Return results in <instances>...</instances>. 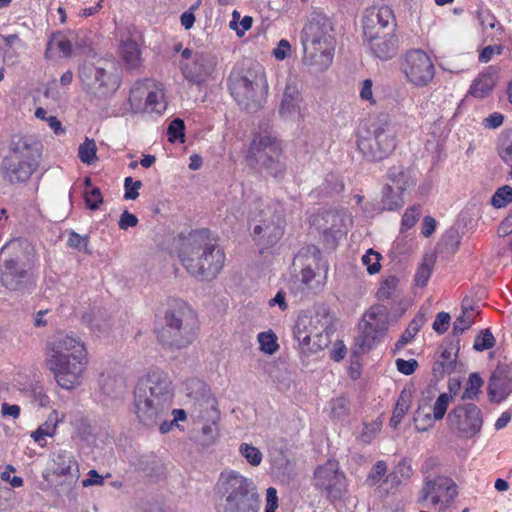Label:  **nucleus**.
<instances>
[{
  "instance_id": "obj_24",
  "label": "nucleus",
  "mask_w": 512,
  "mask_h": 512,
  "mask_svg": "<svg viewBox=\"0 0 512 512\" xmlns=\"http://www.w3.org/2000/svg\"><path fill=\"white\" fill-rule=\"evenodd\" d=\"M364 39L367 42L372 54L381 59L388 60L394 57L397 52V38L394 31H383L381 37H377L375 31H363Z\"/></svg>"
},
{
  "instance_id": "obj_30",
  "label": "nucleus",
  "mask_w": 512,
  "mask_h": 512,
  "mask_svg": "<svg viewBox=\"0 0 512 512\" xmlns=\"http://www.w3.org/2000/svg\"><path fill=\"white\" fill-rule=\"evenodd\" d=\"M318 323H320L318 316L314 318L306 315L298 317L293 328V334L303 352H306V347L310 345Z\"/></svg>"
},
{
  "instance_id": "obj_47",
  "label": "nucleus",
  "mask_w": 512,
  "mask_h": 512,
  "mask_svg": "<svg viewBox=\"0 0 512 512\" xmlns=\"http://www.w3.org/2000/svg\"><path fill=\"white\" fill-rule=\"evenodd\" d=\"M398 284V278L395 276H390L383 281L381 286L378 288L376 293L377 298L379 300H388L394 297L396 287Z\"/></svg>"
},
{
  "instance_id": "obj_49",
  "label": "nucleus",
  "mask_w": 512,
  "mask_h": 512,
  "mask_svg": "<svg viewBox=\"0 0 512 512\" xmlns=\"http://www.w3.org/2000/svg\"><path fill=\"white\" fill-rule=\"evenodd\" d=\"M331 413L337 419H344L350 414V403L347 398L340 396L331 401Z\"/></svg>"
},
{
  "instance_id": "obj_1",
  "label": "nucleus",
  "mask_w": 512,
  "mask_h": 512,
  "mask_svg": "<svg viewBox=\"0 0 512 512\" xmlns=\"http://www.w3.org/2000/svg\"><path fill=\"white\" fill-rule=\"evenodd\" d=\"M178 257L188 273L201 281H211L222 270L225 254L209 230H195L180 239Z\"/></svg>"
},
{
  "instance_id": "obj_35",
  "label": "nucleus",
  "mask_w": 512,
  "mask_h": 512,
  "mask_svg": "<svg viewBox=\"0 0 512 512\" xmlns=\"http://www.w3.org/2000/svg\"><path fill=\"white\" fill-rule=\"evenodd\" d=\"M138 469L149 478H158L164 474V465L154 455H144L138 459Z\"/></svg>"
},
{
  "instance_id": "obj_42",
  "label": "nucleus",
  "mask_w": 512,
  "mask_h": 512,
  "mask_svg": "<svg viewBox=\"0 0 512 512\" xmlns=\"http://www.w3.org/2000/svg\"><path fill=\"white\" fill-rule=\"evenodd\" d=\"M101 389L108 396L118 397L125 390V381L120 376H107L101 381Z\"/></svg>"
},
{
  "instance_id": "obj_17",
  "label": "nucleus",
  "mask_w": 512,
  "mask_h": 512,
  "mask_svg": "<svg viewBox=\"0 0 512 512\" xmlns=\"http://www.w3.org/2000/svg\"><path fill=\"white\" fill-rule=\"evenodd\" d=\"M265 80L262 75L258 76L252 72L247 74H233L228 79L229 90L238 105L252 111L259 107L257 90L263 86Z\"/></svg>"
},
{
  "instance_id": "obj_32",
  "label": "nucleus",
  "mask_w": 512,
  "mask_h": 512,
  "mask_svg": "<svg viewBox=\"0 0 512 512\" xmlns=\"http://www.w3.org/2000/svg\"><path fill=\"white\" fill-rule=\"evenodd\" d=\"M496 81L497 71L494 67H489L474 81L470 94L477 98H484L493 90Z\"/></svg>"
},
{
  "instance_id": "obj_14",
  "label": "nucleus",
  "mask_w": 512,
  "mask_h": 512,
  "mask_svg": "<svg viewBox=\"0 0 512 512\" xmlns=\"http://www.w3.org/2000/svg\"><path fill=\"white\" fill-rule=\"evenodd\" d=\"M457 496L458 486L452 478L440 474H429L423 478L416 502L422 505L429 500L433 506L441 504L449 507Z\"/></svg>"
},
{
  "instance_id": "obj_41",
  "label": "nucleus",
  "mask_w": 512,
  "mask_h": 512,
  "mask_svg": "<svg viewBox=\"0 0 512 512\" xmlns=\"http://www.w3.org/2000/svg\"><path fill=\"white\" fill-rule=\"evenodd\" d=\"M411 403V392L409 390H402L395 409L393 411L392 417L390 419V425L393 428H396L399 423L402 421L403 417L407 413Z\"/></svg>"
},
{
  "instance_id": "obj_43",
  "label": "nucleus",
  "mask_w": 512,
  "mask_h": 512,
  "mask_svg": "<svg viewBox=\"0 0 512 512\" xmlns=\"http://www.w3.org/2000/svg\"><path fill=\"white\" fill-rule=\"evenodd\" d=\"M97 146L93 139L86 138L85 141L80 144L78 149V156L84 164L91 165L96 159Z\"/></svg>"
},
{
  "instance_id": "obj_45",
  "label": "nucleus",
  "mask_w": 512,
  "mask_h": 512,
  "mask_svg": "<svg viewBox=\"0 0 512 512\" xmlns=\"http://www.w3.org/2000/svg\"><path fill=\"white\" fill-rule=\"evenodd\" d=\"M185 124L184 121L180 118L173 119L167 128V136L168 140L171 143H175L177 141L184 142L185 141Z\"/></svg>"
},
{
  "instance_id": "obj_61",
  "label": "nucleus",
  "mask_w": 512,
  "mask_h": 512,
  "mask_svg": "<svg viewBox=\"0 0 512 512\" xmlns=\"http://www.w3.org/2000/svg\"><path fill=\"white\" fill-rule=\"evenodd\" d=\"M380 430L381 422L374 421L372 423L365 424L360 438L364 443L369 444L374 439V437L380 432Z\"/></svg>"
},
{
  "instance_id": "obj_54",
  "label": "nucleus",
  "mask_w": 512,
  "mask_h": 512,
  "mask_svg": "<svg viewBox=\"0 0 512 512\" xmlns=\"http://www.w3.org/2000/svg\"><path fill=\"white\" fill-rule=\"evenodd\" d=\"M326 331L325 329H318L316 326V330H314V335L312 336L313 343L308 345L306 347V352H317L319 350H322L324 347H326L329 343L328 333L326 332L325 335L323 332Z\"/></svg>"
},
{
  "instance_id": "obj_46",
  "label": "nucleus",
  "mask_w": 512,
  "mask_h": 512,
  "mask_svg": "<svg viewBox=\"0 0 512 512\" xmlns=\"http://www.w3.org/2000/svg\"><path fill=\"white\" fill-rule=\"evenodd\" d=\"M460 235L459 232L451 228L445 232L440 241V246L444 247L446 252L455 253L460 245Z\"/></svg>"
},
{
  "instance_id": "obj_18",
  "label": "nucleus",
  "mask_w": 512,
  "mask_h": 512,
  "mask_svg": "<svg viewBox=\"0 0 512 512\" xmlns=\"http://www.w3.org/2000/svg\"><path fill=\"white\" fill-rule=\"evenodd\" d=\"M452 398L453 397L450 393H441L435 400L434 404L431 405L433 393L431 391H428L427 395L423 393L413 417L417 431H427L433 426L434 421L442 420L447 413V409Z\"/></svg>"
},
{
  "instance_id": "obj_12",
  "label": "nucleus",
  "mask_w": 512,
  "mask_h": 512,
  "mask_svg": "<svg viewBox=\"0 0 512 512\" xmlns=\"http://www.w3.org/2000/svg\"><path fill=\"white\" fill-rule=\"evenodd\" d=\"M448 429L459 438H472L483 425L481 409L474 403H460L447 414Z\"/></svg>"
},
{
  "instance_id": "obj_15",
  "label": "nucleus",
  "mask_w": 512,
  "mask_h": 512,
  "mask_svg": "<svg viewBox=\"0 0 512 512\" xmlns=\"http://www.w3.org/2000/svg\"><path fill=\"white\" fill-rule=\"evenodd\" d=\"M388 308L384 305H373L363 315L364 326L361 334L356 338L357 349L353 350L354 355L359 351L370 350L388 329Z\"/></svg>"
},
{
  "instance_id": "obj_19",
  "label": "nucleus",
  "mask_w": 512,
  "mask_h": 512,
  "mask_svg": "<svg viewBox=\"0 0 512 512\" xmlns=\"http://www.w3.org/2000/svg\"><path fill=\"white\" fill-rule=\"evenodd\" d=\"M402 70L412 85L416 87L427 86L434 78L435 67L431 58L420 49H412L406 52Z\"/></svg>"
},
{
  "instance_id": "obj_39",
  "label": "nucleus",
  "mask_w": 512,
  "mask_h": 512,
  "mask_svg": "<svg viewBox=\"0 0 512 512\" xmlns=\"http://www.w3.org/2000/svg\"><path fill=\"white\" fill-rule=\"evenodd\" d=\"M435 262H436V254L435 253H432V252L426 253L423 256L422 263L418 267L417 272L415 274L414 280H415V283L417 286L424 287L427 284V282L431 276Z\"/></svg>"
},
{
  "instance_id": "obj_4",
  "label": "nucleus",
  "mask_w": 512,
  "mask_h": 512,
  "mask_svg": "<svg viewBox=\"0 0 512 512\" xmlns=\"http://www.w3.org/2000/svg\"><path fill=\"white\" fill-rule=\"evenodd\" d=\"M217 512H259L261 496L254 481L235 470H224L216 483Z\"/></svg>"
},
{
  "instance_id": "obj_55",
  "label": "nucleus",
  "mask_w": 512,
  "mask_h": 512,
  "mask_svg": "<svg viewBox=\"0 0 512 512\" xmlns=\"http://www.w3.org/2000/svg\"><path fill=\"white\" fill-rule=\"evenodd\" d=\"M381 254L374 251L373 249H369L366 254L362 257L363 264L367 267V271L369 274H375L380 271Z\"/></svg>"
},
{
  "instance_id": "obj_60",
  "label": "nucleus",
  "mask_w": 512,
  "mask_h": 512,
  "mask_svg": "<svg viewBox=\"0 0 512 512\" xmlns=\"http://www.w3.org/2000/svg\"><path fill=\"white\" fill-rule=\"evenodd\" d=\"M124 187V198L126 200H135L139 196L138 190L142 187V182L140 180L134 181L132 177H127L124 180Z\"/></svg>"
},
{
  "instance_id": "obj_26",
  "label": "nucleus",
  "mask_w": 512,
  "mask_h": 512,
  "mask_svg": "<svg viewBox=\"0 0 512 512\" xmlns=\"http://www.w3.org/2000/svg\"><path fill=\"white\" fill-rule=\"evenodd\" d=\"M396 25L394 13L387 5L368 9L363 18V31H374L375 26L387 29V31H395Z\"/></svg>"
},
{
  "instance_id": "obj_63",
  "label": "nucleus",
  "mask_w": 512,
  "mask_h": 512,
  "mask_svg": "<svg viewBox=\"0 0 512 512\" xmlns=\"http://www.w3.org/2000/svg\"><path fill=\"white\" fill-rule=\"evenodd\" d=\"M139 220L136 215L125 210L118 221L119 229L128 230L129 228L137 226Z\"/></svg>"
},
{
  "instance_id": "obj_62",
  "label": "nucleus",
  "mask_w": 512,
  "mask_h": 512,
  "mask_svg": "<svg viewBox=\"0 0 512 512\" xmlns=\"http://www.w3.org/2000/svg\"><path fill=\"white\" fill-rule=\"evenodd\" d=\"M450 315L447 312H440L436 315L435 321L433 323V329L438 334H444L448 330V325L450 322Z\"/></svg>"
},
{
  "instance_id": "obj_16",
  "label": "nucleus",
  "mask_w": 512,
  "mask_h": 512,
  "mask_svg": "<svg viewBox=\"0 0 512 512\" xmlns=\"http://www.w3.org/2000/svg\"><path fill=\"white\" fill-rule=\"evenodd\" d=\"M350 215L344 209H327L313 217L312 224L321 233L328 249H335L339 239L346 233Z\"/></svg>"
},
{
  "instance_id": "obj_29",
  "label": "nucleus",
  "mask_w": 512,
  "mask_h": 512,
  "mask_svg": "<svg viewBox=\"0 0 512 512\" xmlns=\"http://www.w3.org/2000/svg\"><path fill=\"white\" fill-rule=\"evenodd\" d=\"M294 265L317 269L318 272L323 271L324 273L328 270L326 261L322 259L321 252L315 245L302 247L294 258Z\"/></svg>"
},
{
  "instance_id": "obj_7",
  "label": "nucleus",
  "mask_w": 512,
  "mask_h": 512,
  "mask_svg": "<svg viewBox=\"0 0 512 512\" xmlns=\"http://www.w3.org/2000/svg\"><path fill=\"white\" fill-rule=\"evenodd\" d=\"M396 145V129L388 114L370 118L359 129L357 148L367 161L387 158Z\"/></svg>"
},
{
  "instance_id": "obj_2",
  "label": "nucleus",
  "mask_w": 512,
  "mask_h": 512,
  "mask_svg": "<svg viewBox=\"0 0 512 512\" xmlns=\"http://www.w3.org/2000/svg\"><path fill=\"white\" fill-rule=\"evenodd\" d=\"M47 348V365L57 384L67 390L78 386L86 364L83 342L72 334L58 333Z\"/></svg>"
},
{
  "instance_id": "obj_8",
  "label": "nucleus",
  "mask_w": 512,
  "mask_h": 512,
  "mask_svg": "<svg viewBox=\"0 0 512 512\" xmlns=\"http://www.w3.org/2000/svg\"><path fill=\"white\" fill-rule=\"evenodd\" d=\"M41 157L39 142L20 138L13 143L9 154L5 156L0 165V175L3 181L10 185L27 182L36 171Z\"/></svg>"
},
{
  "instance_id": "obj_10",
  "label": "nucleus",
  "mask_w": 512,
  "mask_h": 512,
  "mask_svg": "<svg viewBox=\"0 0 512 512\" xmlns=\"http://www.w3.org/2000/svg\"><path fill=\"white\" fill-rule=\"evenodd\" d=\"M112 64L98 60L97 63H85L78 71L83 91L92 99L105 101L112 97L120 87V78L113 72Z\"/></svg>"
},
{
  "instance_id": "obj_44",
  "label": "nucleus",
  "mask_w": 512,
  "mask_h": 512,
  "mask_svg": "<svg viewBox=\"0 0 512 512\" xmlns=\"http://www.w3.org/2000/svg\"><path fill=\"white\" fill-rule=\"evenodd\" d=\"M512 202V187L504 185L496 190L491 197V205L495 208H504Z\"/></svg>"
},
{
  "instance_id": "obj_40",
  "label": "nucleus",
  "mask_w": 512,
  "mask_h": 512,
  "mask_svg": "<svg viewBox=\"0 0 512 512\" xmlns=\"http://www.w3.org/2000/svg\"><path fill=\"white\" fill-rule=\"evenodd\" d=\"M61 420L62 418L59 417V413L56 410L52 411L48 415L46 421L40 425L31 436L36 442L44 440L46 436H53L56 431V427Z\"/></svg>"
},
{
  "instance_id": "obj_50",
  "label": "nucleus",
  "mask_w": 512,
  "mask_h": 512,
  "mask_svg": "<svg viewBox=\"0 0 512 512\" xmlns=\"http://www.w3.org/2000/svg\"><path fill=\"white\" fill-rule=\"evenodd\" d=\"M495 345V338L489 329L480 331L475 337L473 348L476 351L491 349Z\"/></svg>"
},
{
  "instance_id": "obj_20",
  "label": "nucleus",
  "mask_w": 512,
  "mask_h": 512,
  "mask_svg": "<svg viewBox=\"0 0 512 512\" xmlns=\"http://www.w3.org/2000/svg\"><path fill=\"white\" fill-rule=\"evenodd\" d=\"M314 486L325 493L329 500L341 498L345 491V475L339 471L338 463L328 461L314 472Z\"/></svg>"
},
{
  "instance_id": "obj_38",
  "label": "nucleus",
  "mask_w": 512,
  "mask_h": 512,
  "mask_svg": "<svg viewBox=\"0 0 512 512\" xmlns=\"http://www.w3.org/2000/svg\"><path fill=\"white\" fill-rule=\"evenodd\" d=\"M475 317L476 313L473 307L463 305L462 313L456 318L453 324L452 336L456 337V339H459L458 336L473 325L475 322Z\"/></svg>"
},
{
  "instance_id": "obj_3",
  "label": "nucleus",
  "mask_w": 512,
  "mask_h": 512,
  "mask_svg": "<svg viewBox=\"0 0 512 512\" xmlns=\"http://www.w3.org/2000/svg\"><path fill=\"white\" fill-rule=\"evenodd\" d=\"M173 398L168 375L159 369L150 370L141 377L134 390V408L137 418L147 426L156 424L167 415Z\"/></svg>"
},
{
  "instance_id": "obj_13",
  "label": "nucleus",
  "mask_w": 512,
  "mask_h": 512,
  "mask_svg": "<svg viewBox=\"0 0 512 512\" xmlns=\"http://www.w3.org/2000/svg\"><path fill=\"white\" fill-rule=\"evenodd\" d=\"M52 461V476L56 478L64 477L61 483L56 484L57 495L69 502L75 501L77 498L75 486L79 478V469L72 452L57 449L52 453Z\"/></svg>"
},
{
  "instance_id": "obj_9",
  "label": "nucleus",
  "mask_w": 512,
  "mask_h": 512,
  "mask_svg": "<svg viewBox=\"0 0 512 512\" xmlns=\"http://www.w3.org/2000/svg\"><path fill=\"white\" fill-rule=\"evenodd\" d=\"M246 160L261 173L282 180L287 171L280 141L269 134H257L250 143Z\"/></svg>"
},
{
  "instance_id": "obj_64",
  "label": "nucleus",
  "mask_w": 512,
  "mask_h": 512,
  "mask_svg": "<svg viewBox=\"0 0 512 512\" xmlns=\"http://www.w3.org/2000/svg\"><path fill=\"white\" fill-rule=\"evenodd\" d=\"M396 367L398 371L404 375H411L415 372L418 367V362L415 359L404 360L398 358L396 360Z\"/></svg>"
},
{
  "instance_id": "obj_33",
  "label": "nucleus",
  "mask_w": 512,
  "mask_h": 512,
  "mask_svg": "<svg viewBox=\"0 0 512 512\" xmlns=\"http://www.w3.org/2000/svg\"><path fill=\"white\" fill-rule=\"evenodd\" d=\"M387 183H390L402 193L415 185L411 171L402 165L392 166L388 170Z\"/></svg>"
},
{
  "instance_id": "obj_5",
  "label": "nucleus",
  "mask_w": 512,
  "mask_h": 512,
  "mask_svg": "<svg viewBox=\"0 0 512 512\" xmlns=\"http://www.w3.org/2000/svg\"><path fill=\"white\" fill-rule=\"evenodd\" d=\"M196 329V319L190 307L182 300H173L156 331L157 340L164 350L179 351L194 342Z\"/></svg>"
},
{
  "instance_id": "obj_52",
  "label": "nucleus",
  "mask_w": 512,
  "mask_h": 512,
  "mask_svg": "<svg viewBox=\"0 0 512 512\" xmlns=\"http://www.w3.org/2000/svg\"><path fill=\"white\" fill-rule=\"evenodd\" d=\"M483 384L482 378L478 373L470 374L467 387L463 393L462 399L473 400L479 393V389Z\"/></svg>"
},
{
  "instance_id": "obj_48",
  "label": "nucleus",
  "mask_w": 512,
  "mask_h": 512,
  "mask_svg": "<svg viewBox=\"0 0 512 512\" xmlns=\"http://www.w3.org/2000/svg\"><path fill=\"white\" fill-rule=\"evenodd\" d=\"M258 342L260 344L261 351L267 354H274L279 345L277 344V338L272 332H261L258 334Z\"/></svg>"
},
{
  "instance_id": "obj_37",
  "label": "nucleus",
  "mask_w": 512,
  "mask_h": 512,
  "mask_svg": "<svg viewBox=\"0 0 512 512\" xmlns=\"http://www.w3.org/2000/svg\"><path fill=\"white\" fill-rule=\"evenodd\" d=\"M425 321L426 318L424 314H417L409 323L406 330L402 333L399 340L395 343L394 352H398L404 348V346L407 345L416 336Z\"/></svg>"
},
{
  "instance_id": "obj_22",
  "label": "nucleus",
  "mask_w": 512,
  "mask_h": 512,
  "mask_svg": "<svg viewBox=\"0 0 512 512\" xmlns=\"http://www.w3.org/2000/svg\"><path fill=\"white\" fill-rule=\"evenodd\" d=\"M512 393V370L508 366H497L492 372L487 394L492 403L503 402Z\"/></svg>"
},
{
  "instance_id": "obj_23",
  "label": "nucleus",
  "mask_w": 512,
  "mask_h": 512,
  "mask_svg": "<svg viewBox=\"0 0 512 512\" xmlns=\"http://www.w3.org/2000/svg\"><path fill=\"white\" fill-rule=\"evenodd\" d=\"M2 267L1 282L7 289L22 292L34 285L28 272L30 268L15 265L12 261H3Z\"/></svg>"
},
{
  "instance_id": "obj_59",
  "label": "nucleus",
  "mask_w": 512,
  "mask_h": 512,
  "mask_svg": "<svg viewBox=\"0 0 512 512\" xmlns=\"http://www.w3.org/2000/svg\"><path fill=\"white\" fill-rule=\"evenodd\" d=\"M56 47L64 56H70L72 53L71 41L63 36H54L48 43V49Z\"/></svg>"
},
{
  "instance_id": "obj_28",
  "label": "nucleus",
  "mask_w": 512,
  "mask_h": 512,
  "mask_svg": "<svg viewBox=\"0 0 512 512\" xmlns=\"http://www.w3.org/2000/svg\"><path fill=\"white\" fill-rule=\"evenodd\" d=\"M459 343V339L455 340V344L451 342L453 347L444 349L434 362L432 375L436 381L443 379L446 375H450L455 370L459 353Z\"/></svg>"
},
{
  "instance_id": "obj_25",
  "label": "nucleus",
  "mask_w": 512,
  "mask_h": 512,
  "mask_svg": "<svg viewBox=\"0 0 512 512\" xmlns=\"http://www.w3.org/2000/svg\"><path fill=\"white\" fill-rule=\"evenodd\" d=\"M34 248L26 239H13L1 250L3 261L15 262V265L31 268Z\"/></svg>"
},
{
  "instance_id": "obj_6",
  "label": "nucleus",
  "mask_w": 512,
  "mask_h": 512,
  "mask_svg": "<svg viewBox=\"0 0 512 512\" xmlns=\"http://www.w3.org/2000/svg\"><path fill=\"white\" fill-rule=\"evenodd\" d=\"M331 21L317 14L303 27L301 43L303 45V63L322 72L332 64L334 56V37Z\"/></svg>"
},
{
  "instance_id": "obj_36",
  "label": "nucleus",
  "mask_w": 512,
  "mask_h": 512,
  "mask_svg": "<svg viewBox=\"0 0 512 512\" xmlns=\"http://www.w3.org/2000/svg\"><path fill=\"white\" fill-rule=\"evenodd\" d=\"M120 53L128 68L133 69L139 66L141 61L140 50L134 40L127 39L123 41L120 46Z\"/></svg>"
},
{
  "instance_id": "obj_31",
  "label": "nucleus",
  "mask_w": 512,
  "mask_h": 512,
  "mask_svg": "<svg viewBox=\"0 0 512 512\" xmlns=\"http://www.w3.org/2000/svg\"><path fill=\"white\" fill-rule=\"evenodd\" d=\"M216 401L215 399H207L206 405H207V414H211L208 416L205 415H199V418L206 419L211 421L210 424H204L201 428V436H200V442L204 446H209L214 443L217 435V427H216V420L218 418V412L215 408Z\"/></svg>"
},
{
  "instance_id": "obj_11",
  "label": "nucleus",
  "mask_w": 512,
  "mask_h": 512,
  "mask_svg": "<svg viewBox=\"0 0 512 512\" xmlns=\"http://www.w3.org/2000/svg\"><path fill=\"white\" fill-rule=\"evenodd\" d=\"M253 229L255 241L263 249L274 246L284 234V215L279 205H266L260 209Z\"/></svg>"
},
{
  "instance_id": "obj_58",
  "label": "nucleus",
  "mask_w": 512,
  "mask_h": 512,
  "mask_svg": "<svg viewBox=\"0 0 512 512\" xmlns=\"http://www.w3.org/2000/svg\"><path fill=\"white\" fill-rule=\"evenodd\" d=\"M387 472V465L384 461H377L369 475H368V478H367V482L370 486H374L376 485L380 480L381 478L386 474Z\"/></svg>"
},
{
  "instance_id": "obj_53",
  "label": "nucleus",
  "mask_w": 512,
  "mask_h": 512,
  "mask_svg": "<svg viewBox=\"0 0 512 512\" xmlns=\"http://www.w3.org/2000/svg\"><path fill=\"white\" fill-rule=\"evenodd\" d=\"M239 452L252 466H258L262 461V453L260 450L247 443L240 445Z\"/></svg>"
},
{
  "instance_id": "obj_27",
  "label": "nucleus",
  "mask_w": 512,
  "mask_h": 512,
  "mask_svg": "<svg viewBox=\"0 0 512 512\" xmlns=\"http://www.w3.org/2000/svg\"><path fill=\"white\" fill-rule=\"evenodd\" d=\"M302 96L297 84L288 81L279 107V114L284 119H295L300 115Z\"/></svg>"
},
{
  "instance_id": "obj_56",
  "label": "nucleus",
  "mask_w": 512,
  "mask_h": 512,
  "mask_svg": "<svg viewBox=\"0 0 512 512\" xmlns=\"http://www.w3.org/2000/svg\"><path fill=\"white\" fill-rule=\"evenodd\" d=\"M84 200L88 209L95 211L103 203V196L100 188L93 187L90 191L84 192Z\"/></svg>"
},
{
  "instance_id": "obj_57",
  "label": "nucleus",
  "mask_w": 512,
  "mask_h": 512,
  "mask_svg": "<svg viewBox=\"0 0 512 512\" xmlns=\"http://www.w3.org/2000/svg\"><path fill=\"white\" fill-rule=\"evenodd\" d=\"M164 94L162 91H150L146 97V105L151 108L152 111L161 113L165 109L163 102Z\"/></svg>"
},
{
  "instance_id": "obj_34",
  "label": "nucleus",
  "mask_w": 512,
  "mask_h": 512,
  "mask_svg": "<svg viewBox=\"0 0 512 512\" xmlns=\"http://www.w3.org/2000/svg\"><path fill=\"white\" fill-rule=\"evenodd\" d=\"M381 203L383 210H397L404 205L403 193L386 183L382 189Z\"/></svg>"
},
{
  "instance_id": "obj_51",
  "label": "nucleus",
  "mask_w": 512,
  "mask_h": 512,
  "mask_svg": "<svg viewBox=\"0 0 512 512\" xmlns=\"http://www.w3.org/2000/svg\"><path fill=\"white\" fill-rule=\"evenodd\" d=\"M499 155L505 163L512 165V130L502 135L499 142Z\"/></svg>"
},
{
  "instance_id": "obj_21",
  "label": "nucleus",
  "mask_w": 512,
  "mask_h": 512,
  "mask_svg": "<svg viewBox=\"0 0 512 512\" xmlns=\"http://www.w3.org/2000/svg\"><path fill=\"white\" fill-rule=\"evenodd\" d=\"M218 59L211 52L197 51L190 63L182 67L184 78L192 84L203 85L215 79Z\"/></svg>"
}]
</instances>
